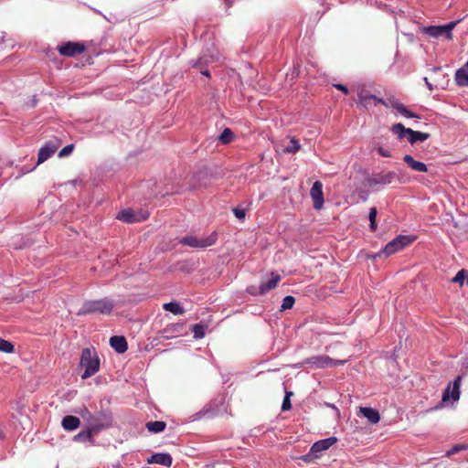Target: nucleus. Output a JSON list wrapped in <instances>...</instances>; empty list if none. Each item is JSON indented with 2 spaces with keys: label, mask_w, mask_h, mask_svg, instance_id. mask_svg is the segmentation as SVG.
I'll return each instance as SVG.
<instances>
[{
  "label": "nucleus",
  "mask_w": 468,
  "mask_h": 468,
  "mask_svg": "<svg viewBox=\"0 0 468 468\" xmlns=\"http://www.w3.org/2000/svg\"><path fill=\"white\" fill-rule=\"evenodd\" d=\"M80 366L84 367V372L81 375L83 379L93 376L99 371L100 358L97 356L95 349L86 347L82 350Z\"/></svg>",
  "instance_id": "1"
},
{
  "label": "nucleus",
  "mask_w": 468,
  "mask_h": 468,
  "mask_svg": "<svg viewBox=\"0 0 468 468\" xmlns=\"http://www.w3.org/2000/svg\"><path fill=\"white\" fill-rule=\"evenodd\" d=\"M347 359H333L328 356H313L304 359L298 367H307L311 369H323L336 366H343Z\"/></svg>",
  "instance_id": "2"
},
{
  "label": "nucleus",
  "mask_w": 468,
  "mask_h": 468,
  "mask_svg": "<svg viewBox=\"0 0 468 468\" xmlns=\"http://www.w3.org/2000/svg\"><path fill=\"white\" fill-rule=\"evenodd\" d=\"M113 303L108 299L86 302L78 312V315L90 314H110L113 309Z\"/></svg>",
  "instance_id": "3"
},
{
  "label": "nucleus",
  "mask_w": 468,
  "mask_h": 468,
  "mask_svg": "<svg viewBox=\"0 0 468 468\" xmlns=\"http://www.w3.org/2000/svg\"><path fill=\"white\" fill-rule=\"evenodd\" d=\"M112 420V414L110 411L100 410L96 412L88 426L89 432L86 435L90 437V433H99L102 430L111 428Z\"/></svg>",
  "instance_id": "4"
},
{
  "label": "nucleus",
  "mask_w": 468,
  "mask_h": 468,
  "mask_svg": "<svg viewBox=\"0 0 468 468\" xmlns=\"http://www.w3.org/2000/svg\"><path fill=\"white\" fill-rule=\"evenodd\" d=\"M218 239V234L212 232L209 236L205 238H197L196 236H186L179 240V243L196 249H205L212 246Z\"/></svg>",
  "instance_id": "5"
},
{
  "label": "nucleus",
  "mask_w": 468,
  "mask_h": 468,
  "mask_svg": "<svg viewBox=\"0 0 468 468\" xmlns=\"http://www.w3.org/2000/svg\"><path fill=\"white\" fill-rule=\"evenodd\" d=\"M336 441L337 439L335 437H329L327 439L317 441L313 444L310 452L307 454L303 455L301 459L305 463H311L318 457L319 452L329 449Z\"/></svg>",
  "instance_id": "6"
},
{
  "label": "nucleus",
  "mask_w": 468,
  "mask_h": 468,
  "mask_svg": "<svg viewBox=\"0 0 468 468\" xmlns=\"http://www.w3.org/2000/svg\"><path fill=\"white\" fill-rule=\"evenodd\" d=\"M415 238L407 236V235H399L396 237L394 239L389 241L385 248L383 249V253L389 256L394 254L407 246L410 245L414 241Z\"/></svg>",
  "instance_id": "7"
},
{
  "label": "nucleus",
  "mask_w": 468,
  "mask_h": 468,
  "mask_svg": "<svg viewBox=\"0 0 468 468\" xmlns=\"http://www.w3.org/2000/svg\"><path fill=\"white\" fill-rule=\"evenodd\" d=\"M378 102L384 105L386 108H393L399 113L403 115L406 118H417L420 119V116L413 112L410 111L404 104H402L398 99L394 97L388 98L387 101L383 99L378 100Z\"/></svg>",
  "instance_id": "8"
},
{
  "label": "nucleus",
  "mask_w": 468,
  "mask_h": 468,
  "mask_svg": "<svg viewBox=\"0 0 468 468\" xmlns=\"http://www.w3.org/2000/svg\"><path fill=\"white\" fill-rule=\"evenodd\" d=\"M149 213L143 210L123 209L117 215L116 218L126 223L142 222L147 219Z\"/></svg>",
  "instance_id": "9"
},
{
  "label": "nucleus",
  "mask_w": 468,
  "mask_h": 468,
  "mask_svg": "<svg viewBox=\"0 0 468 468\" xmlns=\"http://www.w3.org/2000/svg\"><path fill=\"white\" fill-rule=\"evenodd\" d=\"M458 21H452L444 26H431L426 28V33L433 37L444 35L448 39H452V30L455 27Z\"/></svg>",
  "instance_id": "10"
},
{
  "label": "nucleus",
  "mask_w": 468,
  "mask_h": 468,
  "mask_svg": "<svg viewBox=\"0 0 468 468\" xmlns=\"http://www.w3.org/2000/svg\"><path fill=\"white\" fill-rule=\"evenodd\" d=\"M462 382V376H457L454 381L452 382V387H451V383L445 388L442 398L441 403H446L450 399L453 401H457L460 399V387Z\"/></svg>",
  "instance_id": "11"
},
{
  "label": "nucleus",
  "mask_w": 468,
  "mask_h": 468,
  "mask_svg": "<svg viewBox=\"0 0 468 468\" xmlns=\"http://www.w3.org/2000/svg\"><path fill=\"white\" fill-rule=\"evenodd\" d=\"M58 52L64 57H75L78 54H81L85 51L86 47L80 42L69 41L64 45L58 47Z\"/></svg>",
  "instance_id": "12"
},
{
  "label": "nucleus",
  "mask_w": 468,
  "mask_h": 468,
  "mask_svg": "<svg viewBox=\"0 0 468 468\" xmlns=\"http://www.w3.org/2000/svg\"><path fill=\"white\" fill-rule=\"evenodd\" d=\"M59 143L58 141H49L45 146L39 149L38 156H37V164L40 165L51 157L58 149Z\"/></svg>",
  "instance_id": "13"
},
{
  "label": "nucleus",
  "mask_w": 468,
  "mask_h": 468,
  "mask_svg": "<svg viewBox=\"0 0 468 468\" xmlns=\"http://www.w3.org/2000/svg\"><path fill=\"white\" fill-rule=\"evenodd\" d=\"M399 179L398 176L393 171H388L387 173H380L374 176L372 178L368 179V185L370 186H375L378 185H388L391 184L394 180Z\"/></svg>",
  "instance_id": "14"
},
{
  "label": "nucleus",
  "mask_w": 468,
  "mask_h": 468,
  "mask_svg": "<svg viewBox=\"0 0 468 468\" xmlns=\"http://www.w3.org/2000/svg\"><path fill=\"white\" fill-rule=\"evenodd\" d=\"M310 196L314 201V207L317 210L323 207L324 199L323 193V184L320 181H315L310 190Z\"/></svg>",
  "instance_id": "15"
},
{
  "label": "nucleus",
  "mask_w": 468,
  "mask_h": 468,
  "mask_svg": "<svg viewBox=\"0 0 468 468\" xmlns=\"http://www.w3.org/2000/svg\"><path fill=\"white\" fill-rule=\"evenodd\" d=\"M357 96H358V103L362 105L363 107L367 108L368 105H370L372 102L377 105L378 98L377 96L370 93L368 90L365 86H359L356 90Z\"/></svg>",
  "instance_id": "16"
},
{
  "label": "nucleus",
  "mask_w": 468,
  "mask_h": 468,
  "mask_svg": "<svg viewBox=\"0 0 468 468\" xmlns=\"http://www.w3.org/2000/svg\"><path fill=\"white\" fill-rule=\"evenodd\" d=\"M184 329V324L183 323H176L171 324L167 325L165 328H164L160 335L165 339H171L176 337V335H180Z\"/></svg>",
  "instance_id": "17"
},
{
  "label": "nucleus",
  "mask_w": 468,
  "mask_h": 468,
  "mask_svg": "<svg viewBox=\"0 0 468 468\" xmlns=\"http://www.w3.org/2000/svg\"><path fill=\"white\" fill-rule=\"evenodd\" d=\"M148 463H157L166 467H170L173 463V458L169 453L158 452L153 454L148 460Z\"/></svg>",
  "instance_id": "18"
},
{
  "label": "nucleus",
  "mask_w": 468,
  "mask_h": 468,
  "mask_svg": "<svg viewBox=\"0 0 468 468\" xmlns=\"http://www.w3.org/2000/svg\"><path fill=\"white\" fill-rule=\"evenodd\" d=\"M110 346L120 354L124 353L128 348V344L124 336L114 335L110 338Z\"/></svg>",
  "instance_id": "19"
},
{
  "label": "nucleus",
  "mask_w": 468,
  "mask_h": 468,
  "mask_svg": "<svg viewBox=\"0 0 468 468\" xmlns=\"http://www.w3.org/2000/svg\"><path fill=\"white\" fill-rule=\"evenodd\" d=\"M403 160L413 171L420 173L428 172L427 165L422 162L416 161L410 154L404 155Z\"/></svg>",
  "instance_id": "20"
},
{
  "label": "nucleus",
  "mask_w": 468,
  "mask_h": 468,
  "mask_svg": "<svg viewBox=\"0 0 468 468\" xmlns=\"http://www.w3.org/2000/svg\"><path fill=\"white\" fill-rule=\"evenodd\" d=\"M359 413L368 420L370 423L376 424L380 420L379 412L370 407H360Z\"/></svg>",
  "instance_id": "21"
},
{
  "label": "nucleus",
  "mask_w": 468,
  "mask_h": 468,
  "mask_svg": "<svg viewBox=\"0 0 468 468\" xmlns=\"http://www.w3.org/2000/svg\"><path fill=\"white\" fill-rule=\"evenodd\" d=\"M271 275H272V277L271 280H269L267 282H262L260 285L259 293L261 295H263L270 290L274 289L277 286L278 282L281 281V276L279 274L274 275L272 273Z\"/></svg>",
  "instance_id": "22"
},
{
  "label": "nucleus",
  "mask_w": 468,
  "mask_h": 468,
  "mask_svg": "<svg viewBox=\"0 0 468 468\" xmlns=\"http://www.w3.org/2000/svg\"><path fill=\"white\" fill-rule=\"evenodd\" d=\"M61 424L65 430L74 431L80 426V421L79 418L69 415L63 418Z\"/></svg>",
  "instance_id": "23"
},
{
  "label": "nucleus",
  "mask_w": 468,
  "mask_h": 468,
  "mask_svg": "<svg viewBox=\"0 0 468 468\" xmlns=\"http://www.w3.org/2000/svg\"><path fill=\"white\" fill-rule=\"evenodd\" d=\"M430 137V134L427 133H422L419 131H414L412 129L410 130V134L408 137V141L413 144L418 141H426Z\"/></svg>",
  "instance_id": "24"
},
{
  "label": "nucleus",
  "mask_w": 468,
  "mask_h": 468,
  "mask_svg": "<svg viewBox=\"0 0 468 468\" xmlns=\"http://www.w3.org/2000/svg\"><path fill=\"white\" fill-rule=\"evenodd\" d=\"M410 128H405L402 123L393 124L391 132L398 136L399 139L409 137Z\"/></svg>",
  "instance_id": "25"
},
{
  "label": "nucleus",
  "mask_w": 468,
  "mask_h": 468,
  "mask_svg": "<svg viewBox=\"0 0 468 468\" xmlns=\"http://www.w3.org/2000/svg\"><path fill=\"white\" fill-rule=\"evenodd\" d=\"M163 308L164 310L168 311L176 315L185 314L184 308L178 303L170 302L164 303Z\"/></svg>",
  "instance_id": "26"
},
{
  "label": "nucleus",
  "mask_w": 468,
  "mask_h": 468,
  "mask_svg": "<svg viewBox=\"0 0 468 468\" xmlns=\"http://www.w3.org/2000/svg\"><path fill=\"white\" fill-rule=\"evenodd\" d=\"M455 81L459 86H468V71L464 69H460L456 71Z\"/></svg>",
  "instance_id": "27"
},
{
  "label": "nucleus",
  "mask_w": 468,
  "mask_h": 468,
  "mask_svg": "<svg viewBox=\"0 0 468 468\" xmlns=\"http://www.w3.org/2000/svg\"><path fill=\"white\" fill-rule=\"evenodd\" d=\"M165 426H166L165 422L161 421V420L149 421L146 423L147 430L154 433L163 431L165 429Z\"/></svg>",
  "instance_id": "28"
},
{
  "label": "nucleus",
  "mask_w": 468,
  "mask_h": 468,
  "mask_svg": "<svg viewBox=\"0 0 468 468\" xmlns=\"http://www.w3.org/2000/svg\"><path fill=\"white\" fill-rule=\"evenodd\" d=\"M234 138V133L229 128H226L223 130L221 134L218 137V140L223 144H229Z\"/></svg>",
  "instance_id": "29"
},
{
  "label": "nucleus",
  "mask_w": 468,
  "mask_h": 468,
  "mask_svg": "<svg viewBox=\"0 0 468 468\" xmlns=\"http://www.w3.org/2000/svg\"><path fill=\"white\" fill-rule=\"evenodd\" d=\"M14 350H15V346L11 342L0 338V351L1 352L6 353V354H11L14 352Z\"/></svg>",
  "instance_id": "30"
},
{
  "label": "nucleus",
  "mask_w": 468,
  "mask_h": 468,
  "mask_svg": "<svg viewBox=\"0 0 468 468\" xmlns=\"http://www.w3.org/2000/svg\"><path fill=\"white\" fill-rule=\"evenodd\" d=\"M191 331L194 334V337L197 339L203 338L205 336V328L200 324H196L192 326Z\"/></svg>",
  "instance_id": "31"
},
{
  "label": "nucleus",
  "mask_w": 468,
  "mask_h": 468,
  "mask_svg": "<svg viewBox=\"0 0 468 468\" xmlns=\"http://www.w3.org/2000/svg\"><path fill=\"white\" fill-rule=\"evenodd\" d=\"M468 271L464 269L460 270L456 275L452 279V282L459 283L460 285L463 284L464 279L467 277Z\"/></svg>",
  "instance_id": "32"
},
{
  "label": "nucleus",
  "mask_w": 468,
  "mask_h": 468,
  "mask_svg": "<svg viewBox=\"0 0 468 468\" xmlns=\"http://www.w3.org/2000/svg\"><path fill=\"white\" fill-rule=\"evenodd\" d=\"M79 414L83 419V420L87 423V426H89L90 420H92L93 415L86 407L80 409L79 411Z\"/></svg>",
  "instance_id": "33"
},
{
  "label": "nucleus",
  "mask_w": 468,
  "mask_h": 468,
  "mask_svg": "<svg viewBox=\"0 0 468 468\" xmlns=\"http://www.w3.org/2000/svg\"><path fill=\"white\" fill-rule=\"evenodd\" d=\"M300 144L296 139H292L290 142V144L285 147L284 152L285 153H296L300 150Z\"/></svg>",
  "instance_id": "34"
},
{
  "label": "nucleus",
  "mask_w": 468,
  "mask_h": 468,
  "mask_svg": "<svg viewBox=\"0 0 468 468\" xmlns=\"http://www.w3.org/2000/svg\"><path fill=\"white\" fill-rule=\"evenodd\" d=\"M89 432V427L87 426V431H81L75 436V441H88L90 442L93 441V436L95 433H90V437H88L86 433Z\"/></svg>",
  "instance_id": "35"
},
{
  "label": "nucleus",
  "mask_w": 468,
  "mask_h": 468,
  "mask_svg": "<svg viewBox=\"0 0 468 468\" xmlns=\"http://www.w3.org/2000/svg\"><path fill=\"white\" fill-rule=\"evenodd\" d=\"M294 303L295 299L293 296H285L282 300V310L291 309L293 306Z\"/></svg>",
  "instance_id": "36"
},
{
  "label": "nucleus",
  "mask_w": 468,
  "mask_h": 468,
  "mask_svg": "<svg viewBox=\"0 0 468 468\" xmlns=\"http://www.w3.org/2000/svg\"><path fill=\"white\" fill-rule=\"evenodd\" d=\"M292 392H286V395L283 399L282 404V410H289L292 408V403L290 400V396L292 395Z\"/></svg>",
  "instance_id": "37"
},
{
  "label": "nucleus",
  "mask_w": 468,
  "mask_h": 468,
  "mask_svg": "<svg viewBox=\"0 0 468 468\" xmlns=\"http://www.w3.org/2000/svg\"><path fill=\"white\" fill-rule=\"evenodd\" d=\"M465 449H467L465 444H456L447 452L446 455L451 456Z\"/></svg>",
  "instance_id": "38"
},
{
  "label": "nucleus",
  "mask_w": 468,
  "mask_h": 468,
  "mask_svg": "<svg viewBox=\"0 0 468 468\" xmlns=\"http://www.w3.org/2000/svg\"><path fill=\"white\" fill-rule=\"evenodd\" d=\"M73 149H74L73 144L66 145L65 147H63L60 150V152L58 153V156L59 157L68 156L69 154H70L72 153Z\"/></svg>",
  "instance_id": "39"
},
{
  "label": "nucleus",
  "mask_w": 468,
  "mask_h": 468,
  "mask_svg": "<svg viewBox=\"0 0 468 468\" xmlns=\"http://www.w3.org/2000/svg\"><path fill=\"white\" fill-rule=\"evenodd\" d=\"M377 152L384 157H391V154L388 150L385 149L384 147L380 146L377 149Z\"/></svg>",
  "instance_id": "40"
},
{
  "label": "nucleus",
  "mask_w": 468,
  "mask_h": 468,
  "mask_svg": "<svg viewBox=\"0 0 468 468\" xmlns=\"http://www.w3.org/2000/svg\"><path fill=\"white\" fill-rule=\"evenodd\" d=\"M377 215H378V210L376 207H371L370 210H369V214H368V218H369V221H376V218H377Z\"/></svg>",
  "instance_id": "41"
},
{
  "label": "nucleus",
  "mask_w": 468,
  "mask_h": 468,
  "mask_svg": "<svg viewBox=\"0 0 468 468\" xmlns=\"http://www.w3.org/2000/svg\"><path fill=\"white\" fill-rule=\"evenodd\" d=\"M233 212L234 215L239 219L244 218L246 216L245 210L243 209L234 208Z\"/></svg>",
  "instance_id": "42"
},
{
  "label": "nucleus",
  "mask_w": 468,
  "mask_h": 468,
  "mask_svg": "<svg viewBox=\"0 0 468 468\" xmlns=\"http://www.w3.org/2000/svg\"><path fill=\"white\" fill-rule=\"evenodd\" d=\"M334 87L341 91H343L345 94H348L349 90L346 86L343 84H334Z\"/></svg>",
  "instance_id": "43"
},
{
  "label": "nucleus",
  "mask_w": 468,
  "mask_h": 468,
  "mask_svg": "<svg viewBox=\"0 0 468 468\" xmlns=\"http://www.w3.org/2000/svg\"><path fill=\"white\" fill-rule=\"evenodd\" d=\"M424 80H425V83H426V85L428 86L429 90H430L431 91H432V90H434V85H433L432 83H431V82L429 81L428 78H426V77L424 78Z\"/></svg>",
  "instance_id": "44"
},
{
  "label": "nucleus",
  "mask_w": 468,
  "mask_h": 468,
  "mask_svg": "<svg viewBox=\"0 0 468 468\" xmlns=\"http://www.w3.org/2000/svg\"><path fill=\"white\" fill-rule=\"evenodd\" d=\"M370 229L372 231H375L377 229V222L376 221H371L370 222Z\"/></svg>",
  "instance_id": "45"
},
{
  "label": "nucleus",
  "mask_w": 468,
  "mask_h": 468,
  "mask_svg": "<svg viewBox=\"0 0 468 468\" xmlns=\"http://www.w3.org/2000/svg\"><path fill=\"white\" fill-rule=\"evenodd\" d=\"M202 74L206 75V76H209V73L207 70H205V71H202Z\"/></svg>",
  "instance_id": "46"
},
{
  "label": "nucleus",
  "mask_w": 468,
  "mask_h": 468,
  "mask_svg": "<svg viewBox=\"0 0 468 468\" xmlns=\"http://www.w3.org/2000/svg\"><path fill=\"white\" fill-rule=\"evenodd\" d=\"M330 347H331V346H325V350H326V351H329V350H330Z\"/></svg>",
  "instance_id": "47"
},
{
  "label": "nucleus",
  "mask_w": 468,
  "mask_h": 468,
  "mask_svg": "<svg viewBox=\"0 0 468 468\" xmlns=\"http://www.w3.org/2000/svg\"><path fill=\"white\" fill-rule=\"evenodd\" d=\"M467 283H468V280H467Z\"/></svg>",
  "instance_id": "48"
}]
</instances>
